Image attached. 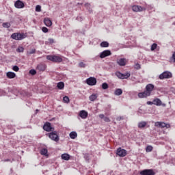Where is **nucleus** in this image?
<instances>
[{
	"instance_id": "obj_1",
	"label": "nucleus",
	"mask_w": 175,
	"mask_h": 175,
	"mask_svg": "<svg viewBox=\"0 0 175 175\" xmlns=\"http://www.w3.org/2000/svg\"><path fill=\"white\" fill-rule=\"evenodd\" d=\"M11 38L14 40H23V39H25L27 38V35L25 33H14L11 35Z\"/></svg>"
},
{
	"instance_id": "obj_2",
	"label": "nucleus",
	"mask_w": 175,
	"mask_h": 175,
	"mask_svg": "<svg viewBox=\"0 0 175 175\" xmlns=\"http://www.w3.org/2000/svg\"><path fill=\"white\" fill-rule=\"evenodd\" d=\"M46 59L52 62H62V57L57 55H47Z\"/></svg>"
},
{
	"instance_id": "obj_3",
	"label": "nucleus",
	"mask_w": 175,
	"mask_h": 175,
	"mask_svg": "<svg viewBox=\"0 0 175 175\" xmlns=\"http://www.w3.org/2000/svg\"><path fill=\"white\" fill-rule=\"evenodd\" d=\"M46 135L49 138H51V140H53L54 142L59 141V137L58 136V134H57V131H52Z\"/></svg>"
},
{
	"instance_id": "obj_4",
	"label": "nucleus",
	"mask_w": 175,
	"mask_h": 175,
	"mask_svg": "<svg viewBox=\"0 0 175 175\" xmlns=\"http://www.w3.org/2000/svg\"><path fill=\"white\" fill-rule=\"evenodd\" d=\"M172 72L169 71H165L159 76V79H160V80H165V79L172 78Z\"/></svg>"
},
{
	"instance_id": "obj_5",
	"label": "nucleus",
	"mask_w": 175,
	"mask_h": 175,
	"mask_svg": "<svg viewBox=\"0 0 175 175\" xmlns=\"http://www.w3.org/2000/svg\"><path fill=\"white\" fill-rule=\"evenodd\" d=\"M43 129L46 132H53V131H54V128L51 127V123L50 122L45 123L44 124Z\"/></svg>"
},
{
	"instance_id": "obj_6",
	"label": "nucleus",
	"mask_w": 175,
	"mask_h": 175,
	"mask_svg": "<svg viewBox=\"0 0 175 175\" xmlns=\"http://www.w3.org/2000/svg\"><path fill=\"white\" fill-rule=\"evenodd\" d=\"M154 126H157V128H170V125L162 122H156L154 123Z\"/></svg>"
},
{
	"instance_id": "obj_7",
	"label": "nucleus",
	"mask_w": 175,
	"mask_h": 175,
	"mask_svg": "<svg viewBox=\"0 0 175 175\" xmlns=\"http://www.w3.org/2000/svg\"><path fill=\"white\" fill-rule=\"evenodd\" d=\"M116 154L118 155V157H124L126 156V150L125 149L119 148L116 151Z\"/></svg>"
},
{
	"instance_id": "obj_8",
	"label": "nucleus",
	"mask_w": 175,
	"mask_h": 175,
	"mask_svg": "<svg viewBox=\"0 0 175 175\" xmlns=\"http://www.w3.org/2000/svg\"><path fill=\"white\" fill-rule=\"evenodd\" d=\"M86 83L88 85H96V79L95 77H90L86 79Z\"/></svg>"
},
{
	"instance_id": "obj_9",
	"label": "nucleus",
	"mask_w": 175,
	"mask_h": 175,
	"mask_svg": "<svg viewBox=\"0 0 175 175\" xmlns=\"http://www.w3.org/2000/svg\"><path fill=\"white\" fill-rule=\"evenodd\" d=\"M111 54V51L109 50H105L100 53V58H106Z\"/></svg>"
},
{
	"instance_id": "obj_10",
	"label": "nucleus",
	"mask_w": 175,
	"mask_h": 175,
	"mask_svg": "<svg viewBox=\"0 0 175 175\" xmlns=\"http://www.w3.org/2000/svg\"><path fill=\"white\" fill-rule=\"evenodd\" d=\"M141 175H155V172L152 170H144L140 172Z\"/></svg>"
},
{
	"instance_id": "obj_11",
	"label": "nucleus",
	"mask_w": 175,
	"mask_h": 175,
	"mask_svg": "<svg viewBox=\"0 0 175 175\" xmlns=\"http://www.w3.org/2000/svg\"><path fill=\"white\" fill-rule=\"evenodd\" d=\"M14 6H15V8H16V9H23V8H24L25 5L23 1H21L20 0H17L14 3Z\"/></svg>"
},
{
	"instance_id": "obj_12",
	"label": "nucleus",
	"mask_w": 175,
	"mask_h": 175,
	"mask_svg": "<svg viewBox=\"0 0 175 175\" xmlns=\"http://www.w3.org/2000/svg\"><path fill=\"white\" fill-rule=\"evenodd\" d=\"M79 117L82 118L83 120H85L87 117H88V112L85 110H81L79 113Z\"/></svg>"
},
{
	"instance_id": "obj_13",
	"label": "nucleus",
	"mask_w": 175,
	"mask_h": 175,
	"mask_svg": "<svg viewBox=\"0 0 175 175\" xmlns=\"http://www.w3.org/2000/svg\"><path fill=\"white\" fill-rule=\"evenodd\" d=\"M153 90H154V85L150 83V84H148L146 86V90L145 91L148 92L149 95H151V92H152Z\"/></svg>"
},
{
	"instance_id": "obj_14",
	"label": "nucleus",
	"mask_w": 175,
	"mask_h": 175,
	"mask_svg": "<svg viewBox=\"0 0 175 175\" xmlns=\"http://www.w3.org/2000/svg\"><path fill=\"white\" fill-rule=\"evenodd\" d=\"M147 96H150V93L147 92L146 90L138 94V98H147Z\"/></svg>"
},
{
	"instance_id": "obj_15",
	"label": "nucleus",
	"mask_w": 175,
	"mask_h": 175,
	"mask_svg": "<svg viewBox=\"0 0 175 175\" xmlns=\"http://www.w3.org/2000/svg\"><path fill=\"white\" fill-rule=\"evenodd\" d=\"M117 63L118 64V65H120V66H125V65H126V59L121 58L117 61Z\"/></svg>"
},
{
	"instance_id": "obj_16",
	"label": "nucleus",
	"mask_w": 175,
	"mask_h": 175,
	"mask_svg": "<svg viewBox=\"0 0 175 175\" xmlns=\"http://www.w3.org/2000/svg\"><path fill=\"white\" fill-rule=\"evenodd\" d=\"M44 23L46 27H51V25H53V22H51V20L49 18H45L44 19Z\"/></svg>"
},
{
	"instance_id": "obj_17",
	"label": "nucleus",
	"mask_w": 175,
	"mask_h": 175,
	"mask_svg": "<svg viewBox=\"0 0 175 175\" xmlns=\"http://www.w3.org/2000/svg\"><path fill=\"white\" fill-rule=\"evenodd\" d=\"M132 9L133 12H143V8L140 5H133Z\"/></svg>"
},
{
	"instance_id": "obj_18",
	"label": "nucleus",
	"mask_w": 175,
	"mask_h": 175,
	"mask_svg": "<svg viewBox=\"0 0 175 175\" xmlns=\"http://www.w3.org/2000/svg\"><path fill=\"white\" fill-rule=\"evenodd\" d=\"M37 69L40 72H44V70H46V66L44 64H38L37 66Z\"/></svg>"
},
{
	"instance_id": "obj_19",
	"label": "nucleus",
	"mask_w": 175,
	"mask_h": 175,
	"mask_svg": "<svg viewBox=\"0 0 175 175\" xmlns=\"http://www.w3.org/2000/svg\"><path fill=\"white\" fill-rule=\"evenodd\" d=\"M6 76L8 79H14V77H16V73L13 72H8Z\"/></svg>"
},
{
	"instance_id": "obj_20",
	"label": "nucleus",
	"mask_w": 175,
	"mask_h": 175,
	"mask_svg": "<svg viewBox=\"0 0 175 175\" xmlns=\"http://www.w3.org/2000/svg\"><path fill=\"white\" fill-rule=\"evenodd\" d=\"M146 126H147V122L145 121L139 122L138 123V128H139L140 129L143 128H146Z\"/></svg>"
},
{
	"instance_id": "obj_21",
	"label": "nucleus",
	"mask_w": 175,
	"mask_h": 175,
	"mask_svg": "<svg viewBox=\"0 0 175 175\" xmlns=\"http://www.w3.org/2000/svg\"><path fill=\"white\" fill-rule=\"evenodd\" d=\"M153 105H155L156 106H161L162 105V101L159 98H155L153 100Z\"/></svg>"
},
{
	"instance_id": "obj_22",
	"label": "nucleus",
	"mask_w": 175,
	"mask_h": 175,
	"mask_svg": "<svg viewBox=\"0 0 175 175\" xmlns=\"http://www.w3.org/2000/svg\"><path fill=\"white\" fill-rule=\"evenodd\" d=\"M61 157L64 161H69L70 159V156L66 153L62 154Z\"/></svg>"
},
{
	"instance_id": "obj_23",
	"label": "nucleus",
	"mask_w": 175,
	"mask_h": 175,
	"mask_svg": "<svg viewBox=\"0 0 175 175\" xmlns=\"http://www.w3.org/2000/svg\"><path fill=\"white\" fill-rule=\"evenodd\" d=\"M57 87L59 90H64V88L65 87V83H64V82H59L57 83Z\"/></svg>"
},
{
	"instance_id": "obj_24",
	"label": "nucleus",
	"mask_w": 175,
	"mask_h": 175,
	"mask_svg": "<svg viewBox=\"0 0 175 175\" xmlns=\"http://www.w3.org/2000/svg\"><path fill=\"white\" fill-rule=\"evenodd\" d=\"M49 152V150H47V148H42L40 150L41 155H44L45 157H47V153Z\"/></svg>"
},
{
	"instance_id": "obj_25",
	"label": "nucleus",
	"mask_w": 175,
	"mask_h": 175,
	"mask_svg": "<svg viewBox=\"0 0 175 175\" xmlns=\"http://www.w3.org/2000/svg\"><path fill=\"white\" fill-rule=\"evenodd\" d=\"M114 94L116 95L117 96H120V95H122V90L117 89L115 91Z\"/></svg>"
},
{
	"instance_id": "obj_26",
	"label": "nucleus",
	"mask_w": 175,
	"mask_h": 175,
	"mask_svg": "<svg viewBox=\"0 0 175 175\" xmlns=\"http://www.w3.org/2000/svg\"><path fill=\"white\" fill-rule=\"evenodd\" d=\"M70 139H76L77 137V133L72 131L70 133Z\"/></svg>"
},
{
	"instance_id": "obj_27",
	"label": "nucleus",
	"mask_w": 175,
	"mask_h": 175,
	"mask_svg": "<svg viewBox=\"0 0 175 175\" xmlns=\"http://www.w3.org/2000/svg\"><path fill=\"white\" fill-rule=\"evenodd\" d=\"M98 98V96L96 94H92L90 97L89 99L91 100V102H94Z\"/></svg>"
},
{
	"instance_id": "obj_28",
	"label": "nucleus",
	"mask_w": 175,
	"mask_h": 175,
	"mask_svg": "<svg viewBox=\"0 0 175 175\" xmlns=\"http://www.w3.org/2000/svg\"><path fill=\"white\" fill-rule=\"evenodd\" d=\"M36 53V49H32L30 51H27V55H31V54H35Z\"/></svg>"
},
{
	"instance_id": "obj_29",
	"label": "nucleus",
	"mask_w": 175,
	"mask_h": 175,
	"mask_svg": "<svg viewBox=\"0 0 175 175\" xmlns=\"http://www.w3.org/2000/svg\"><path fill=\"white\" fill-rule=\"evenodd\" d=\"M122 79L124 80V79H128L129 77H131V73L129 72H126L125 74L122 75Z\"/></svg>"
},
{
	"instance_id": "obj_30",
	"label": "nucleus",
	"mask_w": 175,
	"mask_h": 175,
	"mask_svg": "<svg viewBox=\"0 0 175 175\" xmlns=\"http://www.w3.org/2000/svg\"><path fill=\"white\" fill-rule=\"evenodd\" d=\"M102 47H109V42L104 41L100 43Z\"/></svg>"
},
{
	"instance_id": "obj_31",
	"label": "nucleus",
	"mask_w": 175,
	"mask_h": 175,
	"mask_svg": "<svg viewBox=\"0 0 175 175\" xmlns=\"http://www.w3.org/2000/svg\"><path fill=\"white\" fill-rule=\"evenodd\" d=\"M17 53H24V47L23 46H18V49H16Z\"/></svg>"
},
{
	"instance_id": "obj_32",
	"label": "nucleus",
	"mask_w": 175,
	"mask_h": 175,
	"mask_svg": "<svg viewBox=\"0 0 175 175\" xmlns=\"http://www.w3.org/2000/svg\"><path fill=\"white\" fill-rule=\"evenodd\" d=\"M152 146H148L146 148V152H151V151H152Z\"/></svg>"
},
{
	"instance_id": "obj_33",
	"label": "nucleus",
	"mask_w": 175,
	"mask_h": 175,
	"mask_svg": "<svg viewBox=\"0 0 175 175\" xmlns=\"http://www.w3.org/2000/svg\"><path fill=\"white\" fill-rule=\"evenodd\" d=\"M102 88L103 90H107V88H109V85L106 83H103L102 84Z\"/></svg>"
},
{
	"instance_id": "obj_34",
	"label": "nucleus",
	"mask_w": 175,
	"mask_h": 175,
	"mask_svg": "<svg viewBox=\"0 0 175 175\" xmlns=\"http://www.w3.org/2000/svg\"><path fill=\"white\" fill-rule=\"evenodd\" d=\"M135 69H137V70H139V69H142V66L138 63H136L134 66Z\"/></svg>"
},
{
	"instance_id": "obj_35",
	"label": "nucleus",
	"mask_w": 175,
	"mask_h": 175,
	"mask_svg": "<svg viewBox=\"0 0 175 175\" xmlns=\"http://www.w3.org/2000/svg\"><path fill=\"white\" fill-rule=\"evenodd\" d=\"M3 27L4 28H10V24L9 23H3Z\"/></svg>"
},
{
	"instance_id": "obj_36",
	"label": "nucleus",
	"mask_w": 175,
	"mask_h": 175,
	"mask_svg": "<svg viewBox=\"0 0 175 175\" xmlns=\"http://www.w3.org/2000/svg\"><path fill=\"white\" fill-rule=\"evenodd\" d=\"M171 62L175 63V51L173 53L172 57L170 58Z\"/></svg>"
},
{
	"instance_id": "obj_37",
	"label": "nucleus",
	"mask_w": 175,
	"mask_h": 175,
	"mask_svg": "<svg viewBox=\"0 0 175 175\" xmlns=\"http://www.w3.org/2000/svg\"><path fill=\"white\" fill-rule=\"evenodd\" d=\"M63 100L65 103H69V97L68 96H64L63 98Z\"/></svg>"
},
{
	"instance_id": "obj_38",
	"label": "nucleus",
	"mask_w": 175,
	"mask_h": 175,
	"mask_svg": "<svg viewBox=\"0 0 175 175\" xmlns=\"http://www.w3.org/2000/svg\"><path fill=\"white\" fill-rule=\"evenodd\" d=\"M158 46V44L154 43L153 44H152L151 46V51H154V50H155V49H157V46Z\"/></svg>"
},
{
	"instance_id": "obj_39",
	"label": "nucleus",
	"mask_w": 175,
	"mask_h": 175,
	"mask_svg": "<svg viewBox=\"0 0 175 175\" xmlns=\"http://www.w3.org/2000/svg\"><path fill=\"white\" fill-rule=\"evenodd\" d=\"M41 10H42V7L39 5H36V12H41Z\"/></svg>"
},
{
	"instance_id": "obj_40",
	"label": "nucleus",
	"mask_w": 175,
	"mask_h": 175,
	"mask_svg": "<svg viewBox=\"0 0 175 175\" xmlns=\"http://www.w3.org/2000/svg\"><path fill=\"white\" fill-rule=\"evenodd\" d=\"M122 73H121V72H116V76H117V77H118L119 79H122Z\"/></svg>"
},
{
	"instance_id": "obj_41",
	"label": "nucleus",
	"mask_w": 175,
	"mask_h": 175,
	"mask_svg": "<svg viewBox=\"0 0 175 175\" xmlns=\"http://www.w3.org/2000/svg\"><path fill=\"white\" fill-rule=\"evenodd\" d=\"M12 70H13L14 72H18V70H20V68H18V66H13Z\"/></svg>"
},
{
	"instance_id": "obj_42",
	"label": "nucleus",
	"mask_w": 175,
	"mask_h": 175,
	"mask_svg": "<svg viewBox=\"0 0 175 175\" xmlns=\"http://www.w3.org/2000/svg\"><path fill=\"white\" fill-rule=\"evenodd\" d=\"M79 68H85V64L84 62H81L79 64Z\"/></svg>"
},
{
	"instance_id": "obj_43",
	"label": "nucleus",
	"mask_w": 175,
	"mask_h": 175,
	"mask_svg": "<svg viewBox=\"0 0 175 175\" xmlns=\"http://www.w3.org/2000/svg\"><path fill=\"white\" fill-rule=\"evenodd\" d=\"M42 31H44V33H47V32H49V29H47L46 27H42Z\"/></svg>"
},
{
	"instance_id": "obj_44",
	"label": "nucleus",
	"mask_w": 175,
	"mask_h": 175,
	"mask_svg": "<svg viewBox=\"0 0 175 175\" xmlns=\"http://www.w3.org/2000/svg\"><path fill=\"white\" fill-rule=\"evenodd\" d=\"M29 73H30V75H32L33 76L36 73V70H29Z\"/></svg>"
},
{
	"instance_id": "obj_45",
	"label": "nucleus",
	"mask_w": 175,
	"mask_h": 175,
	"mask_svg": "<svg viewBox=\"0 0 175 175\" xmlns=\"http://www.w3.org/2000/svg\"><path fill=\"white\" fill-rule=\"evenodd\" d=\"M104 121L105 122H110V118L105 117V118H104Z\"/></svg>"
},
{
	"instance_id": "obj_46",
	"label": "nucleus",
	"mask_w": 175,
	"mask_h": 175,
	"mask_svg": "<svg viewBox=\"0 0 175 175\" xmlns=\"http://www.w3.org/2000/svg\"><path fill=\"white\" fill-rule=\"evenodd\" d=\"M49 43L53 44V43H54V39H53V38H49Z\"/></svg>"
},
{
	"instance_id": "obj_47",
	"label": "nucleus",
	"mask_w": 175,
	"mask_h": 175,
	"mask_svg": "<svg viewBox=\"0 0 175 175\" xmlns=\"http://www.w3.org/2000/svg\"><path fill=\"white\" fill-rule=\"evenodd\" d=\"M99 118H101V120H102V119H104V120H105V115H103V114H100V115H99Z\"/></svg>"
},
{
	"instance_id": "obj_48",
	"label": "nucleus",
	"mask_w": 175,
	"mask_h": 175,
	"mask_svg": "<svg viewBox=\"0 0 175 175\" xmlns=\"http://www.w3.org/2000/svg\"><path fill=\"white\" fill-rule=\"evenodd\" d=\"M85 8H90V6H91V4L87 3L85 4Z\"/></svg>"
},
{
	"instance_id": "obj_49",
	"label": "nucleus",
	"mask_w": 175,
	"mask_h": 175,
	"mask_svg": "<svg viewBox=\"0 0 175 175\" xmlns=\"http://www.w3.org/2000/svg\"><path fill=\"white\" fill-rule=\"evenodd\" d=\"M147 105H154V101L153 102L148 101Z\"/></svg>"
},
{
	"instance_id": "obj_50",
	"label": "nucleus",
	"mask_w": 175,
	"mask_h": 175,
	"mask_svg": "<svg viewBox=\"0 0 175 175\" xmlns=\"http://www.w3.org/2000/svg\"><path fill=\"white\" fill-rule=\"evenodd\" d=\"M4 162H10V159H5Z\"/></svg>"
},
{
	"instance_id": "obj_51",
	"label": "nucleus",
	"mask_w": 175,
	"mask_h": 175,
	"mask_svg": "<svg viewBox=\"0 0 175 175\" xmlns=\"http://www.w3.org/2000/svg\"><path fill=\"white\" fill-rule=\"evenodd\" d=\"M172 25H175V22H174V23H172Z\"/></svg>"
},
{
	"instance_id": "obj_52",
	"label": "nucleus",
	"mask_w": 175,
	"mask_h": 175,
	"mask_svg": "<svg viewBox=\"0 0 175 175\" xmlns=\"http://www.w3.org/2000/svg\"><path fill=\"white\" fill-rule=\"evenodd\" d=\"M36 111H39V110H38V109H36Z\"/></svg>"
}]
</instances>
